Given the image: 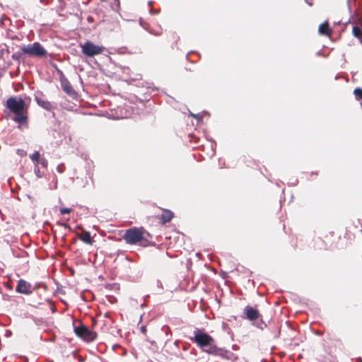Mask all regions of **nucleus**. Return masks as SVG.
<instances>
[{
  "label": "nucleus",
  "instance_id": "1a4fd4ad",
  "mask_svg": "<svg viewBox=\"0 0 362 362\" xmlns=\"http://www.w3.org/2000/svg\"><path fill=\"white\" fill-rule=\"evenodd\" d=\"M207 353L211 355L221 356L223 358L230 359L233 354L223 349L218 348L215 344L214 346H211L210 349H208Z\"/></svg>",
  "mask_w": 362,
  "mask_h": 362
},
{
  "label": "nucleus",
  "instance_id": "72a5a7b5",
  "mask_svg": "<svg viewBox=\"0 0 362 362\" xmlns=\"http://www.w3.org/2000/svg\"><path fill=\"white\" fill-rule=\"evenodd\" d=\"M105 317H109V313H106L105 314Z\"/></svg>",
  "mask_w": 362,
  "mask_h": 362
},
{
  "label": "nucleus",
  "instance_id": "aec40b11",
  "mask_svg": "<svg viewBox=\"0 0 362 362\" xmlns=\"http://www.w3.org/2000/svg\"><path fill=\"white\" fill-rule=\"evenodd\" d=\"M354 94L357 100H362V88H356L354 90Z\"/></svg>",
  "mask_w": 362,
  "mask_h": 362
},
{
  "label": "nucleus",
  "instance_id": "0eeeda50",
  "mask_svg": "<svg viewBox=\"0 0 362 362\" xmlns=\"http://www.w3.org/2000/svg\"><path fill=\"white\" fill-rule=\"evenodd\" d=\"M80 46L81 47L82 53L88 57H92L95 55L100 54L105 50V47L103 46L95 45L89 40H87Z\"/></svg>",
  "mask_w": 362,
  "mask_h": 362
},
{
  "label": "nucleus",
  "instance_id": "bb28decb",
  "mask_svg": "<svg viewBox=\"0 0 362 362\" xmlns=\"http://www.w3.org/2000/svg\"><path fill=\"white\" fill-rule=\"evenodd\" d=\"M157 286H158V288H159L160 289L163 288L162 282L160 280L157 281Z\"/></svg>",
  "mask_w": 362,
  "mask_h": 362
},
{
  "label": "nucleus",
  "instance_id": "c9c22d12",
  "mask_svg": "<svg viewBox=\"0 0 362 362\" xmlns=\"http://www.w3.org/2000/svg\"><path fill=\"white\" fill-rule=\"evenodd\" d=\"M308 5L312 6V3H311V2H309V3H308Z\"/></svg>",
  "mask_w": 362,
  "mask_h": 362
},
{
  "label": "nucleus",
  "instance_id": "cd10ccee",
  "mask_svg": "<svg viewBox=\"0 0 362 362\" xmlns=\"http://www.w3.org/2000/svg\"><path fill=\"white\" fill-rule=\"evenodd\" d=\"M356 0H347V5H348V7L349 8V10L351 11V2H355Z\"/></svg>",
  "mask_w": 362,
  "mask_h": 362
},
{
  "label": "nucleus",
  "instance_id": "c85d7f7f",
  "mask_svg": "<svg viewBox=\"0 0 362 362\" xmlns=\"http://www.w3.org/2000/svg\"><path fill=\"white\" fill-rule=\"evenodd\" d=\"M192 115L194 117L197 118V119H200L202 118V117H201L199 115H198V114H197V115H193V114H192Z\"/></svg>",
  "mask_w": 362,
  "mask_h": 362
},
{
  "label": "nucleus",
  "instance_id": "4468645a",
  "mask_svg": "<svg viewBox=\"0 0 362 362\" xmlns=\"http://www.w3.org/2000/svg\"><path fill=\"white\" fill-rule=\"evenodd\" d=\"M173 218V213L170 210H164L163 211V214L161 215V221L163 223H166L168 222H170L172 218Z\"/></svg>",
  "mask_w": 362,
  "mask_h": 362
},
{
  "label": "nucleus",
  "instance_id": "f3484780",
  "mask_svg": "<svg viewBox=\"0 0 362 362\" xmlns=\"http://www.w3.org/2000/svg\"><path fill=\"white\" fill-rule=\"evenodd\" d=\"M35 167H34V173L35 175L38 177V178H40V177H42L45 175V171L44 170H40V166H38L36 164H34Z\"/></svg>",
  "mask_w": 362,
  "mask_h": 362
},
{
  "label": "nucleus",
  "instance_id": "2f4dec72",
  "mask_svg": "<svg viewBox=\"0 0 362 362\" xmlns=\"http://www.w3.org/2000/svg\"><path fill=\"white\" fill-rule=\"evenodd\" d=\"M78 360L79 361L82 362L83 361V358L81 356H78Z\"/></svg>",
  "mask_w": 362,
  "mask_h": 362
},
{
  "label": "nucleus",
  "instance_id": "f257e3e1",
  "mask_svg": "<svg viewBox=\"0 0 362 362\" xmlns=\"http://www.w3.org/2000/svg\"><path fill=\"white\" fill-rule=\"evenodd\" d=\"M8 110V117L19 125L28 124V107L25 101L18 96H11L5 103Z\"/></svg>",
  "mask_w": 362,
  "mask_h": 362
},
{
  "label": "nucleus",
  "instance_id": "412c9836",
  "mask_svg": "<svg viewBox=\"0 0 362 362\" xmlns=\"http://www.w3.org/2000/svg\"><path fill=\"white\" fill-rule=\"evenodd\" d=\"M71 211H72V209H71V208L61 207L59 209V212L62 215L70 214Z\"/></svg>",
  "mask_w": 362,
  "mask_h": 362
},
{
  "label": "nucleus",
  "instance_id": "a211bd4d",
  "mask_svg": "<svg viewBox=\"0 0 362 362\" xmlns=\"http://www.w3.org/2000/svg\"><path fill=\"white\" fill-rule=\"evenodd\" d=\"M30 158L34 164L37 163L39 160L41 158L39 151H35L32 155L30 156Z\"/></svg>",
  "mask_w": 362,
  "mask_h": 362
},
{
  "label": "nucleus",
  "instance_id": "20e7f679",
  "mask_svg": "<svg viewBox=\"0 0 362 362\" xmlns=\"http://www.w3.org/2000/svg\"><path fill=\"white\" fill-rule=\"evenodd\" d=\"M243 313L245 315L247 320L254 322L253 325L257 327L263 329L266 326L261 315L257 309L247 305L244 308Z\"/></svg>",
  "mask_w": 362,
  "mask_h": 362
},
{
  "label": "nucleus",
  "instance_id": "7c9ffc66",
  "mask_svg": "<svg viewBox=\"0 0 362 362\" xmlns=\"http://www.w3.org/2000/svg\"><path fill=\"white\" fill-rule=\"evenodd\" d=\"M211 149H212V155H214V153H215V151H214V148H213L214 144L211 143Z\"/></svg>",
  "mask_w": 362,
  "mask_h": 362
},
{
  "label": "nucleus",
  "instance_id": "423d86ee",
  "mask_svg": "<svg viewBox=\"0 0 362 362\" xmlns=\"http://www.w3.org/2000/svg\"><path fill=\"white\" fill-rule=\"evenodd\" d=\"M22 52L30 57H43L47 54L46 49L39 42H34L23 46L21 48Z\"/></svg>",
  "mask_w": 362,
  "mask_h": 362
},
{
  "label": "nucleus",
  "instance_id": "c756f323",
  "mask_svg": "<svg viewBox=\"0 0 362 362\" xmlns=\"http://www.w3.org/2000/svg\"><path fill=\"white\" fill-rule=\"evenodd\" d=\"M61 226H63L66 228H69V226L66 223H59Z\"/></svg>",
  "mask_w": 362,
  "mask_h": 362
},
{
  "label": "nucleus",
  "instance_id": "6ab92c4d",
  "mask_svg": "<svg viewBox=\"0 0 362 362\" xmlns=\"http://www.w3.org/2000/svg\"><path fill=\"white\" fill-rule=\"evenodd\" d=\"M38 166H41L44 169H47L48 166V162L46 158H41L37 163H35Z\"/></svg>",
  "mask_w": 362,
  "mask_h": 362
},
{
  "label": "nucleus",
  "instance_id": "a878e982",
  "mask_svg": "<svg viewBox=\"0 0 362 362\" xmlns=\"http://www.w3.org/2000/svg\"><path fill=\"white\" fill-rule=\"evenodd\" d=\"M140 330H141V333H143L144 334H146V331H147L146 326L142 325L141 327V328H140Z\"/></svg>",
  "mask_w": 362,
  "mask_h": 362
},
{
  "label": "nucleus",
  "instance_id": "9b49d317",
  "mask_svg": "<svg viewBox=\"0 0 362 362\" xmlns=\"http://www.w3.org/2000/svg\"><path fill=\"white\" fill-rule=\"evenodd\" d=\"M318 32L322 35L330 36L332 30L329 27V23L325 21L320 25Z\"/></svg>",
  "mask_w": 362,
  "mask_h": 362
},
{
  "label": "nucleus",
  "instance_id": "5701e85b",
  "mask_svg": "<svg viewBox=\"0 0 362 362\" xmlns=\"http://www.w3.org/2000/svg\"><path fill=\"white\" fill-rule=\"evenodd\" d=\"M57 171L59 173H63L65 171V166H64V163H60V164L57 167Z\"/></svg>",
  "mask_w": 362,
  "mask_h": 362
},
{
  "label": "nucleus",
  "instance_id": "f03ea898",
  "mask_svg": "<svg viewBox=\"0 0 362 362\" xmlns=\"http://www.w3.org/2000/svg\"><path fill=\"white\" fill-rule=\"evenodd\" d=\"M204 352L207 353L208 349L214 346V339L209 334L196 329L194 331V337L190 338Z\"/></svg>",
  "mask_w": 362,
  "mask_h": 362
},
{
  "label": "nucleus",
  "instance_id": "2eb2a0df",
  "mask_svg": "<svg viewBox=\"0 0 362 362\" xmlns=\"http://www.w3.org/2000/svg\"><path fill=\"white\" fill-rule=\"evenodd\" d=\"M349 21H352V23L356 24L357 25H362V18L358 16L356 11H355L354 16H351Z\"/></svg>",
  "mask_w": 362,
  "mask_h": 362
},
{
  "label": "nucleus",
  "instance_id": "4be33fe9",
  "mask_svg": "<svg viewBox=\"0 0 362 362\" xmlns=\"http://www.w3.org/2000/svg\"><path fill=\"white\" fill-rule=\"evenodd\" d=\"M120 6V2L119 0H114L113 3L111 5V7L114 10H118Z\"/></svg>",
  "mask_w": 362,
  "mask_h": 362
},
{
  "label": "nucleus",
  "instance_id": "7ed1b4c3",
  "mask_svg": "<svg viewBox=\"0 0 362 362\" xmlns=\"http://www.w3.org/2000/svg\"><path fill=\"white\" fill-rule=\"evenodd\" d=\"M74 331L78 337L87 343L94 341L98 337V334L95 331L90 329L82 323H79L78 326L74 324Z\"/></svg>",
  "mask_w": 362,
  "mask_h": 362
},
{
  "label": "nucleus",
  "instance_id": "dca6fc26",
  "mask_svg": "<svg viewBox=\"0 0 362 362\" xmlns=\"http://www.w3.org/2000/svg\"><path fill=\"white\" fill-rule=\"evenodd\" d=\"M353 35L357 37L360 41L362 40V30L357 25L353 28Z\"/></svg>",
  "mask_w": 362,
  "mask_h": 362
},
{
  "label": "nucleus",
  "instance_id": "b1692460",
  "mask_svg": "<svg viewBox=\"0 0 362 362\" xmlns=\"http://www.w3.org/2000/svg\"><path fill=\"white\" fill-rule=\"evenodd\" d=\"M129 115V113L125 112L122 113L116 117L117 119H122V118H127Z\"/></svg>",
  "mask_w": 362,
  "mask_h": 362
},
{
  "label": "nucleus",
  "instance_id": "9d476101",
  "mask_svg": "<svg viewBox=\"0 0 362 362\" xmlns=\"http://www.w3.org/2000/svg\"><path fill=\"white\" fill-rule=\"evenodd\" d=\"M35 100L39 106L47 111H52L54 108V105L53 104L48 100L42 99V98L35 96Z\"/></svg>",
  "mask_w": 362,
  "mask_h": 362
},
{
  "label": "nucleus",
  "instance_id": "f8f14e48",
  "mask_svg": "<svg viewBox=\"0 0 362 362\" xmlns=\"http://www.w3.org/2000/svg\"><path fill=\"white\" fill-rule=\"evenodd\" d=\"M62 87L65 93L71 95L75 93L71 83L66 78H64L61 80Z\"/></svg>",
  "mask_w": 362,
  "mask_h": 362
},
{
  "label": "nucleus",
  "instance_id": "6e6552de",
  "mask_svg": "<svg viewBox=\"0 0 362 362\" xmlns=\"http://www.w3.org/2000/svg\"><path fill=\"white\" fill-rule=\"evenodd\" d=\"M34 288L32 284L24 279H20L18 281L17 286L16 287V291L18 293L30 295L33 293Z\"/></svg>",
  "mask_w": 362,
  "mask_h": 362
},
{
  "label": "nucleus",
  "instance_id": "e433bc0d",
  "mask_svg": "<svg viewBox=\"0 0 362 362\" xmlns=\"http://www.w3.org/2000/svg\"><path fill=\"white\" fill-rule=\"evenodd\" d=\"M361 107H362V100H361Z\"/></svg>",
  "mask_w": 362,
  "mask_h": 362
},
{
  "label": "nucleus",
  "instance_id": "f704fd0d",
  "mask_svg": "<svg viewBox=\"0 0 362 362\" xmlns=\"http://www.w3.org/2000/svg\"><path fill=\"white\" fill-rule=\"evenodd\" d=\"M305 2L308 4V3L310 2V0H305Z\"/></svg>",
  "mask_w": 362,
  "mask_h": 362
},
{
  "label": "nucleus",
  "instance_id": "473e14b6",
  "mask_svg": "<svg viewBox=\"0 0 362 362\" xmlns=\"http://www.w3.org/2000/svg\"><path fill=\"white\" fill-rule=\"evenodd\" d=\"M57 181L56 180L55 184H54V189H57Z\"/></svg>",
  "mask_w": 362,
  "mask_h": 362
},
{
  "label": "nucleus",
  "instance_id": "ddd939ff",
  "mask_svg": "<svg viewBox=\"0 0 362 362\" xmlns=\"http://www.w3.org/2000/svg\"><path fill=\"white\" fill-rule=\"evenodd\" d=\"M78 238L83 241L84 243L88 245H92L93 244V240L90 236V233L88 231H83L81 233H78Z\"/></svg>",
  "mask_w": 362,
  "mask_h": 362
},
{
  "label": "nucleus",
  "instance_id": "39448f33",
  "mask_svg": "<svg viewBox=\"0 0 362 362\" xmlns=\"http://www.w3.org/2000/svg\"><path fill=\"white\" fill-rule=\"evenodd\" d=\"M123 239L127 244H137L144 239L143 230L135 227L129 228L123 235Z\"/></svg>",
  "mask_w": 362,
  "mask_h": 362
},
{
  "label": "nucleus",
  "instance_id": "393cba45",
  "mask_svg": "<svg viewBox=\"0 0 362 362\" xmlns=\"http://www.w3.org/2000/svg\"><path fill=\"white\" fill-rule=\"evenodd\" d=\"M21 53L20 52H16L14 54H13L12 55V58L15 60H19L20 57H21Z\"/></svg>",
  "mask_w": 362,
  "mask_h": 362
}]
</instances>
